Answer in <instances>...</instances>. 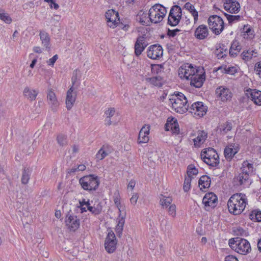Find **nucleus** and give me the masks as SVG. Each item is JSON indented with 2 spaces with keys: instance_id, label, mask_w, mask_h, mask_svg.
I'll return each instance as SVG.
<instances>
[{
  "instance_id": "obj_43",
  "label": "nucleus",
  "mask_w": 261,
  "mask_h": 261,
  "mask_svg": "<svg viewBox=\"0 0 261 261\" xmlns=\"http://www.w3.org/2000/svg\"><path fill=\"white\" fill-rule=\"evenodd\" d=\"M249 177V176L247 174L241 172L235 178V180L239 181L240 185H242L248 180Z\"/></svg>"
},
{
  "instance_id": "obj_60",
  "label": "nucleus",
  "mask_w": 261,
  "mask_h": 261,
  "mask_svg": "<svg viewBox=\"0 0 261 261\" xmlns=\"http://www.w3.org/2000/svg\"><path fill=\"white\" fill-rule=\"evenodd\" d=\"M225 261H239L238 258L233 255H228L225 257Z\"/></svg>"
},
{
  "instance_id": "obj_57",
  "label": "nucleus",
  "mask_w": 261,
  "mask_h": 261,
  "mask_svg": "<svg viewBox=\"0 0 261 261\" xmlns=\"http://www.w3.org/2000/svg\"><path fill=\"white\" fill-rule=\"evenodd\" d=\"M138 198V194L137 193H134L130 199V203L133 205H135L137 202Z\"/></svg>"
},
{
  "instance_id": "obj_30",
  "label": "nucleus",
  "mask_w": 261,
  "mask_h": 261,
  "mask_svg": "<svg viewBox=\"0 0 261 261\" xmlns=\"http://www.w3.org/2000/svg\"><path fill=\"white\" fill-rule=\"evenodd\" d=\"M257 56V52L252 49H248L247 50L244 51L241 54L242 59L245 62L250 61L254 58L256 57Z\"/></svg>"
},
{
  "instance_id": "obj_7",
  "label": "nucleus",
  "mask_w": 261,
  "mask_h": 261,
  "mask_svg": "<svg viewBox=\"0 0 261 261\" xmlns=\"http://www.w3.org/2000/svg\"><path fill=\"white\" fill-rule=\"evenodd\" d=\"M210 29L216 35H219L223 30L224 23L223 19L217 15H213L208 19Z\"/></svg>"
},
{
  "instance_id": "obj_53",
  "label": "nucleus",
  "mask_w": 261,
  "mask_h": 261,
  "mask_svg": "<svg viewBox=\"0 0 261 261\" xmlns=\"http://www.w3.org/2000/svg\"><path fill=\"white\" fill-rule=\"evenodd\" d=\"M234 232L237 236L246 237L248 235V232L240 227H237L234 229Z\"/></svg>"
},
{
  "instance_id": "obj_36",
  "label": "nucleus",
  "mask_w": 261,
  "mask_h": 261,
  "mask_svg": "<svg viewBox=\"0 0 261 261\" xmlns=\"http://www.w3.org/2000/svg\"><path fill=\"white\" fill-rule=\"evenodd\" d=\"M185 8L193 15L194 23H196L198 20V14L194 6L190 3H187L185 5Z\"/></svg>"
},
{
  "instance_id": "obj_59",
  "label": "nucleus",
  "mask_w": 261,
  "mask_h": 261,
  "mask_svg": "<svg viewBox=\"0 0 261 261\" xmlns=\"http://www.w3.org/2000/svg\"><path fill=\"white\" fill-rule=\"evenodd\" d=\"M179 31V30L178 29L168 30V35L170 37H174Z\"/></svg>"
},
{
  "instance_id": "obj_56",
  "label": "nucleus",
  "mask_w": 261,
  "mask_h": 261,
  "mask_svg": "<svg viewBox=\"0 0 261 261\" xmlns=\"http://www.w3.org/2000/svg\"><path fill=\"white\" fill-rule=\"evenodd\" d=\"M225 72L231 75L234 74L237 71V69L235 67H229L225 68Z\"/></svg>"
},
{
  "instance_id": "obj_8",
  "label": "nucleus",
  "mask_w": 261,
  "mask_h": 261,
  "mask_svg": "<svg viewBox=\"0 0 261 261\" xmlns=\"http://www.w3.org/2000/svg\"><path fill=\"white\" fill-rule=\"evenodd\" d=\"M76 80V77L73 76L72 78V85L67 90L66 93L65 104L66 108L68 110H70L72 108L76 99L77 92L76 91V88L74 87V85L75 84Z\"/></svg>"
},
{
  "instance_id": "obj_12",
  "label": "nucleus",
  "mask_w": 261,
  "mask_h": 261,
  "mask_svg": "<svg viewBox=\"0 0 261 261\" xmlns=\"http://www.w3.org/2000/svg\"><path fill=\"white\" fill-rule=\"evenodd\" d=\"M151 126L149 124H144L139 131L137 143L139 144L147 143L149 141V134Z\"/></svg>"
},
{
  "instance_id": "obj_61",
  "label": "nucleus",
  "mask_w": 261,
  "mask_h": 261,
  "mask_svg": "<svg viewBox=\"0 0 261 261\" xmlns=\"http://www.w3.org/2000/svg\"><path fill=\"white\" fill-rule=\"evenodd\" d=\"M80 206H86L87 208L91 203L89 200L86 201V199H83L82 201L79 202Z\"/></svg>"
},
{
  "instance_id": "obj_31",
  "label": "nucleus",
  "mask_w": 261,
  "mask_h": 261,
  "mask_svg": "<svg viewBox=\"0 0 261 261\" xmlns=\"http://www.w3.org/2000/svg\"><path fill=\"white\" fill-rule=\"evenodd\" d=\"M87 210L89 211L92 214L94 215H98L101 213L102 210V206L101 203L98 202L97 203H95L93 205L90 203L88 206Z\"/></svg>"
},
{
  "instance_id": "obj_15",
  "label": "nucleus",
  "mask_w": 261,
  "mask_h": 261,
  "mask_svg": "<svg viewBox=\"0 0 261 261\" xmlns=\"http://www.w3.org/2000/svg\"><path fill=\"white\" fill-rule=\"evenodd\" d=\"M47 100L51 110L54 112H57L60 102L57 99L55 92L52 89L47 90Z\"/></svg>"
},
{
  "instance_id": "obj_25",
  "label": "nucleus",
  "mask_w": 261,
  "mask_h": 261,
  "mask_svg": "<svg viewBox=\"0 0 261 261\" xmlns=\"http://www.w3.org/2000/svg\"><path fill=\"white\" fill-rule=\"evenodd\" d=\"M125 216L126 213L124 212L123 214H119V216L117 219V224L115 228V231L119 237H121L123 230Z\"/></svg>"
},
{
  "instance_id": "obj_24",
  "label": "nucleus",
  "mask_w": 261,
  "mask_h": 261,
  "mask_svg": "<svg viewBox=\"0 0 261 261\" xmlns=\"http://www.w3.org/2000/svg\"><path fill=\"white\" fill-rule=\"evenodd\" d=\"M209 31L207 27L204 24L200 25L194 32L195 37L199 40H203L207 37Z\"/></svg>"
},
{
  "instance_id": "obj_27",
  "label": "nucleus",
  "mask_w": 261,
  "mask_h": 261,
  "mask_svg": "<svg viewBox=\"0 0 261 261\" xmlns=\"http://www.w3.org/2000/svg\"><path fill=\"white\" fill-rule=\"evenodd\" d=\"M205 80V76L204 74L201 72L199 73L197 72L194 76H192L191 79V85L196 88L201 87Z\"/></svg>"
},
{
  "instance_id": "obj_50",
  "label": "nucleus",
  "mask_w": 261,
  "mask_h": 261,
  "mask_svg": "<svg viewBox=\"0 0 261 261\" xmlns=\"http://www.w3.org/2000/svg\"><path fill=\"white\" fill-rule=\"evenodd\" d=\"M108 155V152L104 150L103 148H101L96 154V159L98 160H102Z\"/></svg>"
},
{
  "instance_id": "obj_11",
  "label": "nucleus",
  "mask_w": 261,
  "mask_h": 261,
  "mask_svg": "<svg viewBox=\"0 0 261 261\" xmlns=\"http://www.w3.org/2000/svg\"><path fill=\"white\" fill-rule=\"evenodd\" d=\"M188 110L194 117L200 118L206 114L207 107L202 102L198 101L193 103Z\"/></svg>"
},
{
  "instance_id": "obj_17",
  "label": "nucleus",
  "mask_w": 261,
  "mask_h": 261,
  "mask_svg": "<svg viewBox=\"0 0 261 261\" xmlns=\"http://www.w3.org/2000/svg\"><path fill=\"white\" fill-rule=\"evenodd\" d=\"M108 24L110 28H114L119 22V14L114 10H109L106 13Z\"/></svg>"
},
{
  "instance_id": "obj_41",
  "label": "nucleus",
  "mask_w": 261,
  "mask_h": 261,
  "mask_svg": "<svg viewBox=\"0 0 261 261\" xmlns=\"http://www.w3.org/2000/svg\"><path fill=\"white\" fill-rule=\"evenodd\" d=\"M0 19L8 24L11 23L12 21L9 15L3 10H0Z\"/></svg>"
},
{
  "instance_id": "obj_23",
  "label": "nucleus",
  "mask_w": 261,
  "mask_h": 261,
  "mask_svg": "<svg viewBox=\"0 0 261 261\" xmlns=\"http://www.w3.org/2000/svg\"><path fill=\"white\" fill-rule=\"evenodd\" d=\"M224 9L230 13H236L239 11L240 6L236 0H226L224 4Z\"/></svg>"
},
{
  "instance_id": "obj_35",
  "label": "nucleus",
  "mask_w": 261,
  "mask_h": 261,
  "mask_svg": "<svg viewBox=\"0 0 261 261\" xmlns=\"http://www.w3.org/2000/svg\"><path fill=\"white\" fill-rule=\"evenodd\" d=\"M173 199L171 197L162 195L160 197V203L164 209L167 208L170 205L173 204Z\"/></svg>"
},
{
  "instance_id": "obj_42",
  "label": "nucleus",
  "mask_w": 261,
  "mask_h": 261,
  "mask_svg": "<svg viewBox=\"0 0 261 261\" xmlns=\"http://www.w3.org/2000/svg\"><path fill=\"white\" fill-rule=\"evenodd\" d=\"M198 173V169L196 168L193 165H189L187 167V176L191 178L193 176L196 175Z\"/></svg>"
},
{
  "instance_id": "obj_29",
  "label": "nucleus",
  "mask_w": 261,
  "mask_h": 261,
  "mask_svg": "<svg viewBox=\"0 0 261 261\" xmlns=\"http://www.w3.org/2000/svg\"><path fill=\"white\" fill-rule=\"evenodd\" d=\"M207 138V133L204 131L199 132L197 136L193 139L194 145L196 147H199L203 144Z\"/></svg>"
},
{
  "instance_id": "obj_4",
  "label": "nucleus",
  "mask_w": 261,
  "mask_h": 261,
  "mask_svg": "<svg viewBox=\"0 0 261 261\" xmlns=\"http://www.w3.org/2000/svg\"><path fill=\"white\" fill-rule=\"evenodd\" d=\"M200 156L201 160L210 166L216 167L220 163L219 155L213 148L210 147L203 149Z\"/></svg>"
},
{
  "instance_id": "obj_47",
  "label": "nucleus",
  "mask_w": 261,
  "mask_h": 261,
  "mask_svg": "<svg viewBox=\"0 0 261 261\" xmlns=\"http://www.w3.org/2000/svg\"><path fill=\"white\" fill-rule=\"evenodd\" d=\"M114 202L118 209L119 214H123V213H122L123 206L120 202V198L119 194H117V195L115 194L114 197Z\"/></svg>"
},
{
  "instance_id": "obj_51",
  "label": "nucleus",
  "mask_w": 261,
  "mask_h": 261,
  "mask_svg": "<svg viewBox=\"0 0 261 261\" xmlns=\"http://www.w3.org/2000/svg\"><path fill=\"white\" fill-rule=\"evenodd\" d=\"M57 140L58 144L61 146H63L67 144L66 137L65 135H58L57 138Z\"/></svg>"
},
{
  "instance_id": "obj_54",
  "label": "nucleus",
  "mask_w": 261,
  "mask_h": 261,
  "mask_svg": "<svg viewBox=\"0 0 261 261\" xmlns=\"http://www.w3.org/2000/svg\"><path fill=\"white\" fill-rule=\"evenodd\" d=\"M58 59V56L57 55L54 56L51 58L49 59L48 60L46 61V63L48 66H53L54 65L55 63Z\"/></svg>"
},
{
  "instance_id": "obj_32",
  "label": "nucleus",
  "mask_w": 261,
  "mask_h": 261,
  "mask_svg": "<svg viewBox=\"0 0 261 261\" xmlns=\"http://www.w3.org/2000/svg\"><path fill=\"white\" fill-rule=\"evenodd\" d=\"M146 81L150 84L158 87H162L164 82L163 79L160 76L146 78Z\"/></svg>"
},
{
  "instance_id": "obj_63",
  "label": "nucleus",
  "mask_w": 261,
  "mask_h": 261,
  "mask_svg": "<svg viewBox=\"0 0 261 261\" xmlns=\"http://www.w3.org/2000/svg\"><path fill=\"white\" fill-rule=\"evenodd\" d=\"M136 185V182L134 180H131L128 184V186H127V188L129 189L130 188L132 190L134 189V188L135 187Z\"/></svg>"
},
{
  "instance_id": "obj_10",
  "label": "nucleus",
  "mask_w": 261,
  "mask_h": 261,
  "mask_svg": "<svg viewBox=\"0 0 261 261\" xmlns=\"http://www.w3.org/2000/svg\"><path fill=\"white\" fill-rule=\"evenodd\" d=\"M118 241L112 230L110 231L105 239V248L109 253L114 252L117 248Z\"/></svg>"
},
{
  "instance_id": "obj_44",
  "label": "nucleus",
  "mask_w": 261,
  "mask_h": 261,
  "mask_svg": "<svg viewBox=\"0 0 261 261\" xmlns=\"http://www.w3.org/2000/svg\"><path fill=\"white\" fill-rule=\"evenodd\" d=\"M169 15L178 17V18L181 17L182 15L181 8L178 6H174L171 8Z\"/></svg>"
},
{
  "instance_id": "obj_28",
  "label": "nucleus",
  "mask_w": 261,
  "mask_h": 261,
  "mask_svg": "<svg viewBox=\"0 0 261 261\" xmlns=\"http://www.w3.org/2000/svg\"><path fill=\"white\" fill-rule=\"evenodd\" d=\"M24 96L29 101H34L38 94V91L36 90L31 89L29 87H25L23 90Z\"/></svg>"
},
{
  "instance_id": "obj_39",
  "label": "nucleus",
  "mask_w": 261,
  "mask_h": 261,
  "mask_svg": "<svg viewBox=\"0 0 261 261\" xmlns=\"http://www.w3.org/2000/svg\"><path fill=\"white\" fill-rule=\"evenodd\" d=\"M31 173V170L29 168H24L22 172L21 177V182L26 185L29 182Z\"/></svg>"
},
{
  "instance_id": "obj_20",
  "label": "nucleus",
  "mask_w": 261,
  "mask_h": 261,
  "mask_svg": "<svg viewBox=\"0 0 261 261\" xmlns=\"http://www.w3.org/2000/svg\"><path fill=\"white\" fill-rule=\"evenodd\" d=\"M246 94L253 102L258 106H261V91L255 89H248L246 91Z\"/></svg>"
},
{
  "instance_id": "obj_19",
  "label": "nucleus",
  "mask_w": 261,
  "mask_h": 261,
  "mask_svg": "<svg viewBox=\"0 0 261 261\" xmlns=\"http://www.w3.org/2000/svg\"><path fill=\"white\" fill-rule=\"evenodd\" d=\"M216 94L223 101L230 100L232 97V93L229 89L223 86H220L216 89Z\"/></svg>"
},
{
  "instance_id": "obj_49",
  "label": "nucleus",
  "mask_w": 261,
  "mask_h": 261,
  "mask_svg": "<svg viewBox=\"0 0 261 261\" xmlns=\"http://www.w3.org/2000/svg\"><path fill=\"white\" fill-rule=\"evenodd\" d=\"M192 179V178L188 176L185 177L183 185V189L185 192H188L190 189Z\"/></svg>"
},
{
  "instance_id": "obj_55",
  "label": "nucleus",
  "mask_w": 261,
  "mask_h": 261,
  "mask_svg": "<svg viewBox=\"0 0 261 261\" xmlns=\"http://www.w3.org/2000/svg\"><path fill=\"white\" fill-rule=\"evenodd\" d=\"M115 113V110L114 108H109L108 110H107L105 112V114L107 116V118H111L112 116H114Z\"/></svg>"
},
{
  "instance_id": "obj_9",
  "label": "nucleus",
  "mask_w": 261,
  "mask_h": 261,
  "mask_svg": "<svg viewBox=\"0 0 261 261\" xmlns=\"http://www.w3.org/2000/svg\"><path fill=\"white\" fill-rule=\"evenodd\" d=\"M197 72H199L198 70L189 63L183 64L178 70V74L180 78L187 80H191L192 76H194Z\"/></svg>"
},
{
  "instance_id": "obj_21",
  "label": "nucleus",
  "mask_w": 261,
  "mask_h": 261,
  "mask_svg": "<svg viewBox=\"0 0 261 261\" xmlns=\"http://www.w3.org/2000/svg\"><path fill=\"white\" fill-rule=\"evenodd\" d=\"M165 130H171L172 133L178 134L179 132V127L176 119L168 118L165 124Z\"/></svg>"
},
{
  "instance_id": "obj_37",
  "label": "nucleus",
  "mask_w": 261,
  "mask_h": 261,
  "mask_svg": "<svg viewBox=\"0 0 261 261\" xmlns=\"http://www.w3.org/2000/svg\"><path fill=\"white\" fill-rule=\"evenodd\" d=\"M242 172L249 174L253 172V167L252 164L249 163L247 161H244L242 164Z\"/></svg>"
},
{
  "instance_id": "obj_48",
  "label": "nucleus",
  "mask_w": 261,
  "mask_h": 261,
  "mask_svg": "<svg viewBox=\"0 0 261 261\" xmlns=\"http://www.w3.org/2000/svg\"><path fill=\"white\" fill-rule=\"evenodd\" d=\"M181 17L173 16V15H169L168 22V24L172 26H176L179 22Z\"/></svg>"
},
{
  "instance_id": "obj_5",
  "label": "nucleus",
  "mask_w": 261,
  "mask_h": 261,
  "mask_svg": "<svg viewBox=\"0 0 261 261\" xmlns=\"http://www.w3.org/2000/svg\"><path fill=\"white\" fill-rule=\"evenodd\" d=\"M79 182L82 188L87 191H95L100 184L99 177L94 174H90L81 177Z\"/></svg>"
},
{
  "instance_id": "obj_14",
  "label": "nucleus",
  "mask_w": 261,
  "mask_h": 261,
  "mask_svg": "<svg viewBox=\"0 0 261 261\" xmlns=\"http://www.w3.org/2000/svg\"><path fill=\"white\" fill-rule=\"evenodd\" d=\"M65 224L70 231H75L79 228L80 222L76 216L68 214L66 217Z\"/></svg>"
},
{
  "instance_id": "obj_45",
  "label": "nucleus",
  "mask_w": 261,
  "mask_h": 261,
  "mask_svg": "<svg viewBox=\"0 0 261 261\" xmlns=\"http://www.w3.org/2000/svg\"><path fill=\"white\" fill-rule=\"evenodd\" d=\"M232 128V124L230 122H226L219 126V129L223 134H226L228 131H230Z\"/></svg>"
},
{
  "instance_id": "obj_33",
  "label": "nucleus",
  "mask_w": 261,
  "mask_h": 261,
  "mask_svg": "<svg viewBox=\"0 0 261 261\" xmlns=\"http://www.w3.org/2000/svg\"><path fill=\"white\" fill-rule=\"evenodd\" d=\"M198 183L200 190L207 189L211 185V179L207 175H203L200 178Z\"/></svg>"
},
{
  "instance_id": "obj_62",
  "label": "nucleus",
  "mask_w": 261,
  "mask_h": 261,
  "mask_svg": "<svg viewBox=\"0 0 261 261\" xmlns=\"http://www.w3.org/2000/svg\"><path fill=\"white\" fill-rule=\"evenodd\" d=\"M50 8H54L55 9L57 10L59 9V5L56 3L54 0H50Z\"/></svg>"
},
{
  "instance_id": "obj_40",
  "label": "nucleus",
  "mask_w": 261,
  "mask_h": 261,
  "mask_svg": "<svg viewBox=\"0 0 261 261\" xmlns=\"http://www.w3.org/2000/svg\"><path fill=\"white\" fill-rule=\"evenodd\" d=\"M250 219L254 222H261V211H252L249 215Z\"/></svg>"
},
{
  "instance_id": "obj_13",
  "label": "nucleus",
  "mask_w": 261,
  "mask_h": 261,
  "mask_svg": "<svg viewBox=\"0 0 261 261\" xmlns=\"http://www.w3.org/2000/svg\"><path fill=\"white\" fill-rule=\"evenodd\" d=\"M217 196L213 193H206L202 199V203L204 205V208L208 211L210 208L215 207L217 203Z\"/></svg>"
},
{
  "instance_id": "obj_38",
  "label": "nucleus",
  "mask_w": 261,
  "mask_h": 261,
  "mask_svg": "<svg viewBox=\"0 0 261 261\" xmlns=\"http://www.w3.org/2000/svg\"><path fill=\"white\" fill-rule=\"evenodd\" d=\"M241 49V46L239 44V42L237 41L233 42L230 47L229 54L231 56L237 55Z\"/></svg>"
},
{
  "instance_id": "obj_16",
  "label": "nucleus",
  "mask_w": 261,
  "mask_h": 261,
  "mask_svg": "<svg viewBox=\"0 0 261 261\" xmlns=\"http://www.w3.org/2000/svg\"><path fill=\"white\" fill-rule=\"evenodd\" d=\"M163 50L160 45L154 44L149 47L147 51V57L151 59L156 60L162 57Z\"/></svg>"
},
{
  "instance_id": "obj_26",
  "label": "nucleus",
  "mask_w": 261,
  "mask_h": 261,
  "mask_svg": "<svg viewBox=\"0 0 261 261\" xmlns=\"http://www.w3.org/2000/svg\"><path fill=\"white\" fill-rule=\"evenodd\" d=\"M137 20L142 25L148 26L151 22V20L149 16V12L147 13L142 10L140 11L136 17Z\"/></svg>"
},
{
  "instance_id": "obj_22",
  "label": "nucleus",
  "mask_w": 261,
  "mask_h": 261,
  "mask_svg": "<svg viewBox=\"0 0 261 261\" xmlns=\"http://www.w3.org/2000/svg\"><path fill=\"white\" fill-rule=\"evenodd\" d=\"M239 150V148L238 144H229L225 148L224 151V154L225 158L227 160H231Z\"/></svg>"
},
{
  "instance_id": "obj_58",
  "label": "nucleus",
  "mask_w": 261,
  "mask_h": 261,
  "mask_svg": "<svg viewBox=\"0 0 261 261\" xmlns=\"http://www.w3.org/2000/svg\"><path fill=\"white\" fill-rule=\"evenodd\" d=\"M255 70L259 77H261V62H258L255 64Z\"/></svg>"
},
{
  "instance_id": "obj_2",
  "label": "nucleus",
  "mask_w": 261,
  "mask_h": 261,
  "mask_svg": "<svg viewBox=\"0 0 261 261\" xmlns=\"http://www.w3.org/2000/svg\"><path fill=\"white\" fill-rule=\"evenodd\" d=\"M169 101L173 110L176 113L184 114L188 110V100L181 93L173 95Z\"/></svg>"
},
{
  "instance_id": "obj_3",
  "label": "nucleus",
  "mask_w": 261,
  "mask_h": 261,
  "mask_svg": "<svg viewBox=\"0 0 261 261\" xmlns=\"http://www.w3.org/2000/svg\"><path fill=\"white\" fill-rule=\"evenodd\" d=\"M229 244L234 251L242 255H246L251 251L250 243L245 239H231Z\"/></svg>"
},
{
  "instance_id": "obj_34",
  "label": "nucleus",
  "mask_w": 261,
  "mask_h": 261,
  "mask_svg": "<svg viewBox=\"0 0 261 261\" xmlns=\"http://www.w3.org/2000/svg\"><path fill=\"white\" fill-rule=\"evenodd\" d=\"M42 45L46 48L50 47V37L48 33L45 31H41L39 34Z\"/></svg>"
},
{
  "instance_id": "obj_46",
  "label": "nucleus",
  "mask_w": 261,
  "mask_h": 261,
  "mask_svg": "<svg viewBox=\"0 0 261 261\" xmlns=\"http://www.w3.org/2000/svg\"><path fill=\"white\" fill-rule=\"evenodd\" d=\"M169 216L175 218L176 216V206L174 203L170 205L167 208H165Z\"/></svg>"
},
{
  "instance_id": "obj_1",
  "label": "nucleus",
  "mask_w": 261,
  "mask_h": 261,
  "mask_svg": "<svg viewBox=\"0 0 261 261\" xmlns=\"http://www.w3.org/2000/svg\"><path fill=\"white\" fill-rule=\"evenodd\" d=\"M247 204L246 196L242 193L232 195L227 202L228 208L230 213L234 215L241 214Z\"/></svg>"
},
{
  "instance_id": "obj_64",
  "label": "nucleus",
  "mask_w": 261,
  "mask_h": 261,
  "mask_svg": "<svg viewBox=\"0 0 261 261\" xmlns=\"http://www.w3.org/2000/svg\"><path fill=\"white\" fill-rule=\"evenodd\" d=\"M77 169L78 171H83L86 169V166L84 164H81L77 166Z\"/></svg>"
},
{
  "instance_id": "obj_18",
  "label": "nucleus",
  "mask_w": 261,
  "mask_h": 261,
  "mask_svg": "<svg viewBox=\"0 0 261 261\" xmlns=\"http://www.w3.org/2000/svg\"><path fill=\"white\" fill-rule=\"evenodd\" d=\"M147 45L148 43L144 37L142 36L138 37L135 43V55L137 56H140Z\"/></svg>"
},
{
  "instance_id": "obj_6",
  "label": "nucleus",
  "mask_w": 261,
  "mask_h": 261,
  "mask_svg": "<svg viewBox=\"0 0 261 261\" xmlns=\"http://www.w3.org/2000/svg\"><path fill=\"white\" fill-rule=\"evenodd\" d=\"M167 13L166 8L161 4H155L149 10V16L151 23L160 22L164 18Z\"/></svg>"
},
{
  "instance_id": "obj_52",
  "label": "nucleus",
  "mask_w": 261,
  "mask_h": 261,
  "mask_svg": "<svg viewBox=\"0 0 261 261\" xmlns=\"http://www.w3.org/2000/svg\"><path fill=\"white\" fill-rule=\"evenodd\" d=\"M225 16L229 23H232L234 21H237L241 18L240 15H232L230 14H225Z\"/></svg>"
}]
</instances>
